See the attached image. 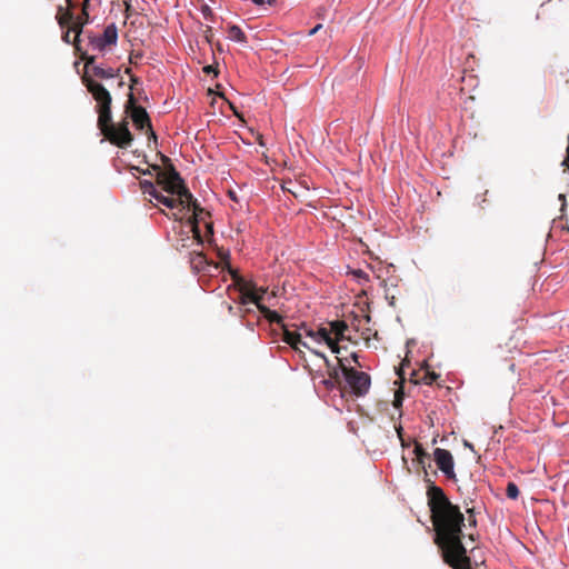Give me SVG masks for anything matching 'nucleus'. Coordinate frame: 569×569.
I'll return each instance as SVG.
<instances>
[{"label": "nucleus", "instance_id": "f257e3e1", "mask_svg": "<svg viewBox=\"0 0 569 569\" xmlns=\"http://www.w3.org/2000/svg\"><path fill=\"white\" fill-rule=\"evenodd\" d=\"M427 497L436 543L442 550L445 561L453 569H472L471 559L461 541L465 516L459 507L436 485L429 486Z\"/></svg>", "mask_w": 569, "mask_h": 569}, {"label": "nucleus", "instance_id": "f03ea898", "mask_svg": "<svg viewBox=\"0 0 569 569\" xmlns=\"http://www.w3.org/2000/svg\"><path fill=\"white\" fill-rule=\"evenodd\" d=\"M163 161L167 163L164 169H161L159 166H153V169L158 171L157 183L166 192L180 197L179 203L181 204L182 209L187 208L188 210H192L193 220L191 222L193 224V229H196L194 232L198 234L199 213H206V216H210V213L204 211V209L201 208L198 203L197 199L193 198L192 193L186 187L179 172L170 162V159L163 156Z\"/></svg>", "mask_w": 569, "mask_h": 569}, {"label": "nucleus", "instance_id": "7ed1b4c3", "mask_svg": "<svg viewBox=\"0 0 569 569\" xmlns=\"http://www.w3.org/2000/svg\"><path fill=\"white\" fill-rule=\"evenodd\" d=\"M97 127L103 134L104 139L118 148L127 149L133 141V136L129 130V122L127 120L116 124L112 122L111 114L103 123H101V121H97Z\"/></svg>", "mask_w": 569, "mask_h": 569}, {"label": "nucleus", "instance_id": "20e7f679", "mask_svg": "<svg viewBox=\"0 0 569 569\" xmlns=\"http://www.w3.org/2000/svg\"><path fill=\"white\" fill-rule=\"evenodd\" d=\"M81 81L87 88V90L91 93L92 98L96 101V111L98 113L97 121H101L103 123L109 116L112 114L111 112V103H112V97L110 92L107 90V88L100 83L96 79H91L88 76H82Z\"/></svg>", "mask_w": 569, "mask_h": 569}, {"label": "nucleus", "instance_id": "39448f33", "mask_svg": "<svg viewBox=\"0 0 569 569\" xmlns=\"http://www.w3.org/2000/svg\"><path fill=\"white\" fill-rule=\"evenodd\" d=\"M337 360L346 382L343 385V391L349 388V392L352 396L357 398L365 397L370 390V376L365 371H358L355 368L347 367L341 358H337Z\"/></svg>", "mask_w": 569, "mask_h": 569}, {"label": "nucleus", "instance_id": "423d86ee", "mask_svg": "<svg viewBox=\"0 0 569 569\" xmlns=\"http://www.w3.org/2000/svg\"><path fill=\"white\" fill-rule=\"evenodd\" d=\"M229 272L233 280V286L240 291L239 305L246 306L249 302L256 306L261 302V296L257 292V286L251 280H246L237 270L229 267Z\"/></svg>", "mask_w": 569, "mask_h": 569}, {"label": "nucleus", "instance_id": "0eeeda50", "mask_svg": "<svg viewBox=\"0 0 569 569\" xmlns=\"http://www.w3.org/2000/svg\"><path fill=\"white\" fill-rule=\"evenodd\" d=\"M126 113H129L130 118L133 121V124L139 130L147 129V132H150L151 137L156 139L154 131L151 127V121L148 112L146 109L141 106L136 104V99L132 93L129 94V98L127 100L126 107H124Z\"/></svg>", "mask_w": 569, "mask_h": 569}, {"label": "nucleus", "instance_id": "6e6552de", "mask_svg": "<svg viewBox=\"0 0 569 569\" xmlns=\"http://www.w3.org/2000/svg\"><path fill=\"white\" fill-rule=\"evenodd\" d=\"M433 457L438 468L445 473V476L448 479L456 481L457 478L453 470L455 462L451 452L447 449L436 448Z\"/></svg>", "mask_w": 569, "mask_h": 569}, {"label": "nucleus", "instance_id": "1a4fd4ad", "mask_svg": "<svg viewBox=\"0 0 569 569\" xmlns=\"http://www.w3.org/2000/svg\"><path fill=\"white\" fill-rule=\"evenodd\" d=\"M118 40L117 27L112 23L106 27L102 36L94 37L90 40L93 49L104 51L107 46L116 44Z\"/></svg>", "mask_w": 569, "mask_h": 569}, {"label": "nucleus", "instance_id": "9d476101", "mask_svg": "<svg viewBox=\"0 0 569 569\" xmlns=\"http://www.w3.org/2000/svg\"><path fill=\"white\" fill-rule=\"evenodd\" d=\"M282 340L288 343L293 350L301 352L300 346L309 348V346L302 341V335L288 329L286 325H282Z\"/></svg>", "mask_w": 569, "mask_h": 569}, {"label": "nucleus", "instance_id": "9b49d317", "mask_svg": "<svg viewBox=\"0 0 569 569\" xmlns=\"http://www.w3.org/2000/svg\"><path fill=\"white\" fill-rule=\"evenodd\" d=\"M203 213H199L198 216V223L200 222V220H203V217H202ZM193 220V216L189 219V223L191 226V232L193 233L191 237H189L188 234L184 237V238H181L179 240V242L177 243V248H188L190 247L191 244L196 243V244H201L202 243V237H201V233H200V229L198 228V234L194 232L196 229H193V224H192V221Z\"/></svg>", "mask_w": 569, "mask_h": 569}, {"label": "nucleus", "instance_id": "f8f14e48", "mask_svg": "<svg viewBox=\"0 0 569 569\" xmlns=\"http://www.w3.org/2000/svg\"><path fill=\"white\" fill-rule=\"evenodd\" d=\"M316 340L326 342L333 353L340 352V347L337 343V341L333 340V338L330 336V330L328 327H320L316 331Z\"/></svg>", "mask_w": 569, "mask_h": 569}, {"label": "nucleus", "instance_id": "ddd939ff", "mask_svg": "<svg viewBox=\"0 0 569 569\" xmlns=\"http://www.w3.org/2000/svg\"><path fill=\"white\" fill-rule=\"evenodd\" d=\"M329 330L330 336L333 338V340L337 341L339 345V341L345 340V332L348 329V325L343 320H335L329 322Z\"/></svg>", "mask_w": 569, "mask_h": 569}, {"label": "nucleus", "instance_id": "4468645a", "mask_svg": "<svg viewBox=\"0 0 569 569\" xmlns=\"http://www.w3.org/2000/svg\"><path fill=\"white\" fill-rule=\"evenodd\" d=\"M91 79L106 80L119 77V69L103 68L102 66L93 67L90 73Z\"/></svg>", "mask_w": 569, "mask_h": 569}, {"label": "nucleus", "instance_id": "2eb2a0df", "mask_svg": "<svg viewBox=\"0 0 569 569\" xmlns=\"http://www.w3.org/2000/svg\"><path fill=\"white\" fill-rule=\"evenodd\" d=\"M315 353L319 357H321L323 360H325V363L328 368V376L330 379H333L336 382L340 383L341 386H343L342 383V372H341V369H340V366L338 365V367H335L331 365V362L329 361V359L321 352H318V351H315Z\"/></svg>", "mask_w": 569, "mask_h": 569}, {"label": "nucleus", "instance_id": "dca6fc26", "mask_svg": "<svg viewBox=\"0 0 569 569\" xmlns=\"http://www.w3.org/2000/svg\"><path fill=\"white\" fill-rule=\"evenodd\" d=\"M258 310L262 313V316L270 322V323H278L282 327L284 325L282 322V317L277 312L268 307H266L263 303L259 302L257 305Z\"/></svg>", "mask_w": 569, "mask_h": 569}, {"label": "nucleus", "instance_id": "f3484780", "mask_svg": "<svg viewBox=\"0 0 569 569\" xmlns=\"http://www.w3.org/2000/svg\"><path fill=\"white\" fill-rule=\"evenodd\" d=\"M56 19L62 29L66 27L69 28L70 23L73 20V13L71 12V10L69 8L64 9L62 6H59L58 10H57Z\"/></svg>", "mask_w": 569, "mask_h": 569}, {"label": "nucleus", "instance_id": "a211bd4d", "mask_svg": "<svg viewBox=\"0 0 569 569\" xmlns=\"http://www.w3.org/2000/svg\"><path fill=\"white\" fill-rule=\"evenodd\" d=\"M88 22V20H80V18H73L72 22L70 23L69 28L72 30V32H74V38H73V46L76 47L77 50H80L79 49V38H80V34L82 32V28L83 26Z\"/></svg>", "mask_w": 569, "mask_h": 569}, {"label": "nucleus", "instance_id": "6ab92c4d", "mask_svg": "<svg viewBox=\"0 0 569 569\" xmlns=\"http://www.w3.org/2000/svg\"><path fill=\"white\" fill-rule=\"evenodd\" d=\"M154 199L158 202L162 203L163 206H166L167 208H170V209L181 207V204L179 203L180 197H178V198L167 197V196H163L160 191H158V193L154 196ZM181 210H182V208H180V211Z\"/></svg>", "mask_w": 569, "mask_h": 569}, {"label": "nucleus", "instance_id": "aec40b11", "mask_svg": "<svg viewBox=\"0 0 569 569\" xmlns=\"http://www.w3.org/2000/svg\"><path fill=\"white\" fill-rule=\"evenodd\" d=\"M228 38L233 41L241 42V43L247 42V36L240 29V27H238L236 24H232L228 28Z\"/></svg>", "mask_w": 569, "mask_h": 569}, {"label": "nucleus", "instance_id": "412c9836", "mask_svg": "<svg viewBox=\"0 0 569 569\" xmlns=\"http://www.w3.org/2000/svg\"><path fill=\"white\" fill-rule=\"evenodd\" d=\"M81 60L84 61V72L82 76H88L91 78L90 73L92 72V68L99 66V64H96V57L88 56L86 52H83L81 54Z\"/></svg>", "mask_w": 569, "mask_h": 569}, {"label": "nucleus", "instance_id": "4be33fe9", "mask_svg": "<svg viewBox=\"0 0 569 569\" xmlns=\"http://www.w3.org/2000/svg\"><path fill=\"white\" fill-rule=\"evenodd\" d=\"M140 188L143 192V194H149L152 198H154V196L158 193V190L154 187V184L148 180L140 181Z\"/></svg>", "mask_w": 569, "mask_h": 569}, {"label": "nucleus", "instance_id": "5701e85b", "mask_svg": "<svg viewBox=\"0 0 569 569\" xmlns=\"http://www.w3.org/2000/svg\"><path fill=\"white\" fill-rule=\"evenodd\" d=\"M415 455H416V460L419 465H423L425 462V459L426 458H429V455L426 452V450L423 449L422 445L419 443V442H416L415 443V450H413Z\"/></svg>", "mask_w": 569, "mask_h": 569}, {"label": "nucleus", "instance_id": "b1692460", "mask_svg": "<svg viewBox=\"0 0 569 569\" xmlns=\"http://www.w3.org/2000/svg\"><path fill=\"white\" fill-rule=\"evenodd\" d=\"M506 495L509 499L516 500L520 495L518 486L515 482H508Z\"/></svg>", "mask_w": 569, "mask_h": 569}, {"label": "nucleus", "instance_id": "393cba45", "mask_svg": "<svg viewBox=\"0 0 569 569\" xmlns=\"http://www.w3.org/2000/svg\"><path fill=\"white\" fill-rule=\"evenodd\" d=\"M438 378V373L433 371H426L423 376L420 378V380L426 385H432Z\"/></svg>", "mask_w": 569, "mask_h": 569}, {"label": "nucleus", "instance_id": "a878e982", "mask_svg": "<svg viewBox=\"0 0 569 569\" xmlns=\"http://www.w3.org/2000/svg\"><path fill=\"white\" fill-rule=\"evenodd\" d=\"M322 382L326 386V388L329 389V390L338 388L341 391H343V386H341L340 383L336 382L333 379L328 378V379H325Z\"/></svg>", "mask_w": 569, "mask_h": 569}, {"label": "nucleus", "instance_id": "bb28decb", "mask_svg": "<svg viewBox=\"0 0 569 569\" xmlns=\"http://www.w3.org/2000/svg\"><path fill=\"white\" fill-rule=\"evenodd\" d=\"M467 513H468L469 526L475 527L477 525V520H476V517H475L473 508L467 509Z\"/></svg>", "mask_w": 569, "mask_h": 569}, {"label": "nucleus", "instance_id": "cd10ccee", "mask_svg": "<svg viewBox=\"0 0 569 569\" xmlns=\"http://www.w3.org/2000/svg\"><path fill=\"white\" fill-rule=\"evenodd\" d=\"M89 2H90V0H83L82 4H81L82 16L86 17V20H89V13H88Z\"/></svg>", "mask_w": 569, "mask_h": 569}, {"label": "nucleus", "instance_id": "c85d7f7f", "mask_svg": "<svg viewBox=\"0 0 569 569\" xmlns=\"http://www.w3.org/2000/svg\"><path fill=\"white\" fill-rule=\"evenodd\" d=\"M402 403V392L401 390H398L395 395L393 406L396 408L400 407Z\"/></svg>", "mask_w": 569, "mask_h": 569}, {"label": "nucleus", "instance_id": "c756f323", "mask_svg": "<svg viewBox=\"0 0 569 569\" xmlns=\"http://www.w3.org/2000/svg\"><path fill=\"white\" fill-rule=\"evenodd\" d=\"M203 72L207 74H210V73H214L216 76L218 74L216 68L212 64L203 67Z\"/></svg>", "mask_w": 569, "mask_h": 569}, {"label": "nucleus", "instance_id": "7c9ffc66", "mask_svg": "<svg viewBox=\"0 0 569 569\" xmlns=\"http://www.w3.org/2000/svg\"><path fill=\"white\" fill-rule=\"evenodd\" d=\"M72 32V30L70 28H68L62 37V39L67 42V43H72L73 44V40L71 41L70 40V33Z\"/></svg>", "mask_w": 569, "mask_h": 569}, {"label": "nucleus", "instance_id": "2f4dec72", "mask_svg": "<svg viewBox=\"0 0 569 569\" xmlns=\"http://www.w3.org/2000/svg\"><path fill=\"white\" fill-rule=\"evenodd\" d=\"M353 274H355L357 278H365V279H368V274H367L365 271L360 270V269H358V270L353 271Z\"/></svg>", "mask_w": 569, "mask_h": 569}, {"label": "nucleus", "instance_id": "473e14b6", "mask_svg": "<svg viewBox=\"0 0 569 569\" xmlns=\"http://www.w3.org/2000/svg\"><path fill=\"white\" fill-rule=\"evenodd\" d=\"M351 360L358 366V367H362L361 363L359 362V356L356 353V352H352L351 353Z\"/></svg>", "mask_w": 569, "mask_h": 569}, {"label": "nucleus", "instance_id": "72a5a7b5", "mask_svg": "<svg viewBox=\"0 0 569 569\" xmlns=\"http://www.w3.org/2000/svg\"><path fill=\"white\" fill-rule=\"evenodd\" d=\"M563 164L568 167L569 169V133H568V148H567V157L563 160Z\"/></svg>", "mask_w": 569, "mask_h": 569}, {"label": "nucleus", "instance_id": "f704fd0d", "mask_svg": "<svg viewBox=\"0 0 569 569\" xmlns=\"http://www.w3.org/2000/svg\"><path fill=\"white\" fill-rule=\"evenodd\" d=\"M212 37V29L211 27H208L206 30V39L210 42Z\"/></svg>", "mask_w": 569, "mask_h": 569}, {"label": "nucleus", "instance_id": "c9c22d12", "mask_svg": "<svg viewBox=\"0 0 569 569\" xmlns=\"http://www.w3.org/2000/svg\"><path fill=\"white\" fill-rule=\"evenodd\" d=\"M267 290H268V288H264V287L257 288V292H258V295L261 296V299L263 298V295L267 293Z\"/></svg>", "mask_w": 569, "mask_h": 569}, {"label": "nucleus", "instance_id": "e433bc0d", "mask_svg": "<svg viewBox=\"0 0 569 569\" xmlns=\"http://www.w3.org/2000/svg\"><path fill=\"white\" fill-rule=\"evenodd\" d=\"M306 336L313 338L316 340V331L313 330H306Z\"/></svg>", "mask_w": 569, "mask_h": 569}, {"label": "nucleus", "instance_id": "4c0bfd02", "mask_svg": "<svg viewBox=\"0 0 569 569\" xmlns=\"http://www.w3.org/2000/svg\"><path fill=\"white\" fill-rule=\"evenodd\" d=\"M206 228H207V231H208V232L213 233V227H212V223H210V222L206 223Z\"/></svg>", "mask_w": 569, "mask_h": 569}, {"label": "nucleus", "instance_id": "58836bf2", "mask_svg": "<svg viewBox=\"0 0 569 569\" xmlns=\"http://www.w3.org/2000/svg\"><path fill=\"white\" fill-rule=\"evenodd\" d=\"M320 28H321V24H318L313 29H311L309 33L315 34Z\"/></svg>", "mask_w": 569, "mask_h": 569}, {"label": "nucleus", "instance_id": "ea45409f", "mask_svg": "<svg viewBox=\"0 0 569 569\" xmlns=\"http://www.w3.org/2000/svg\"><path fill=\"white\" fill-rule=\"evenodd\" d=\"M254 4L257 6H261L263 3H266V0H251Z\"/></svg>", "mask_w": 569, "mask_h": 569}, {"label": "nucleus", "instance_id": "a19ab883", "mask_svg": "<svg viewBox=\"0 0 569 569\" xmlns=\"http://www.w3.org/2000/svg\"><path fill=\"white\" fill-rule=\"evenodd\" d=\"M283 189L288 192H291L295 197H297V193L292 190V188H288L283 186Z\"/></svg>", "mask_w": 569, "mask_h": 569}, {"label": "nucleus", "instance_id": "79ce46f5", "mask_svg": "<svg viewBox=\"0 0 569 569\" xmlns=\"http://www.w3.org/2000/svg\"><path fill=\"white\" fill-rule=\"evenodd\" d=\"M203 13H204L206 17H207V13L211 14V10L209 9V7H206L203 9Z\"/></svg>", "mask_w": 569, "mask_h": 569}, {"label": "nucleus", "instance_id": "37998d69", "mask_svg": "<svg viewBox=\"0 0 569 569\" xmlns=\"http://www.w3.org/2000/svg\"><path fill=\"white\" fill-rule=\"evenodd\" d=\"M172 218L174 220H181V217L178 213H176V212L172 213Z\"/></svg>", "mask_w": 569, "mask_h": 569}, {"label": "nucleus", "instance_id": "c03bdc74", "mask_svg": "<svg viewBox=\"0 0 569 569\" xmlns=\"http://www.w3.org/2000/svg\"><path fill=\"white\" fill-rule=\"evenodd\" d=\"M266 2L270 6L274 4L277 2V0H266Z\"/></svg>", "mask_w": 569, "mask_h": 569}, {"label": "nucleus", "instance_id": "a18cd8bd", "mask_svg": "<svg viewBox=\"0 0 569 569\" xmlns=\"http://www.w3.org/2000/svg\"><path fill=\"white\" fill-rule=\"evenodd\" d=\"M401 431H402V427H401V426H399V427L397 428V432H398L399 437H401Z\"/></svg>", "mask_w": 569, "mask_h": 569}, {"label": "nucleus", "instance_id": "49530a36", "mask_svg": "<svg viewBox=\"0 0 569 569\" xmlns=\"http://www.w3.org/2000/svg\"><path fill=\"white\" fill-rule=\"evenodd\" d=\"M240 311L242 312V317L244 316L246 312H249L250 310L249 309H240Z\"/></svg>", "mask_w": 569, "mask_h": 569}, {"label": "nucleus", "instance_id": "de8ad7c7", "mask_svg": "<svg viewBox=\"0 0 569 569\" xmlns=\"http://www.w3.org/2000/svg\"><path fill=\"white\" fill-rule=\"evenodd\" d=\"M69 7H72V1L71 0H67Z\"/></svg>", "mask_w": 569, "mask_h": 569}, {"label": "nucleus", "instance_id": "09e8293b", "mask_svg": "<svg viewBox=\"0 0 569 569\" xmlns=\"http://www.w3.org/2000/svg\"><path fill=\"white\" fill-rule=\"evenodd\" d=\"M78 18H80V20H84V16H82V13Z\"/></svg>", "mask_w": 569, "mask_h": 569}, {"label": "nucleus", "instance_id": "8fccbe9b", "mask_svg": "<svg viewBox=\"0 0 569 569\" xmlns=\"http://www.w3.org/2000/svg\"><path fill=\"white\" fill-rule=\"evenodd\" d=\"M119 86H123V80H122V78H120Z\"/></svg>", "mask_w": 569, "mask_h": 569}, {"label": "nucleus", "instance_id": "3c124183", "mask_svg": "<svg viewBox=\"0 0 569 569\" xmlns=\"http://www.w3.org/2000/svg\"><path fill=\"white\" fill-rule=\"evenodd\" d=\"M469 539H470V540H475L473 535H469Z\"/></svg>", "mask_w": 569, "mask_h": 569}]
</instances>
